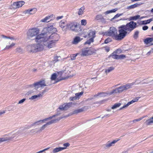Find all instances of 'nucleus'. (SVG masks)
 <instances>
[{"label": "nucleus", "instance_id": "obj_1", "mask_svg": "<svg viewBox=\"0 0 153 153\" xmlns=\"http://www.w3.org/2000/svg\"><path fill=\"white\" fill-rule=\"evenodd\" d=\"M138 26L137 23L133 21H131L128 23L126 25H122L118 27L119 35L118 38L123 39L128 33V31L131 32Z\"/></svg>", "mask_w": 153, "mask_h": 153}, {"label": "nucleus", "instance_id": "obj_2", "mask_svg": "<svg viewBox=\"0 0 153 153\" xmlns=\"http://www.w3.org/2000/svg\"><path fill=\"white\" fill-rule=\"evenodd\" d=\"M39 32V29L36 28H32L29 30L27 32L28 38L31 40L34 39L36 42L40 43L42 40L45 35L44 33L38 34Z\"/></svg>", "mask_w": 153, "mask_h": 153}, {"label": "nucleus", "instance_id": "obj_3", "mask_svg": "<svg viewBox=\"0 0 153 153\" xmlns=\"http://www.w3.org/2000/svg\"><path fill=\"white\" fill-rule=\"evenodd\" d=\"M37 44L29 45L27 47V51L30 52H35L40 51L44 49V45L39 42Z\"/></svg>", "mask_w": 153, "mask_h": 153}, {"label": "nucleus", "instance_id": "obj_4", "mask_svg": "<svg viewBox=\"0 0 153 153\" xmlns=\"http://www.w3.org/2000/svg\"><path fill=\"white\" fill-rule=\"evenodd\" d=\"M67 29H68L75 32L81 31L82 30L80 28V25L76 22H71L66 25Z\"/></svg>", "mask_w": 153, "mask_h": 153}, {"label": "nucleus", "instance_id": "obj_5", "mask_svg": "<svg viewBox=\"0 0 153 153\" xmlns=\"http://www.w3.org/2000/svg\"><path fill=\"white\" fill-rule=\"evenodd\" d=\"M117 30L116 28L114 27H111L110 28L108 31L103 33L104 35L108 36H112L114 37V39L116 40H121L123 39H120L118 38V36L117 34Z\"/></svg>", "mask_w": 153, "mask_h": 153}, {"label": "nucleus", "instance_id": "obj_6", "mask_svg": "<svg viewBox=\"0 0 153 153\" xmlns=\"http://www.w3.org/2000/svg\"><path fill=\"white\" fill-rule=\"evenodd\" d=\"M43 38L40 43L44 45V46L47 47L49 48H51L54 46L55 43L54 41L50 40H49V38L45 35Z\"/></svg>", "mask_w": 153, "mask_h": 153}, {"label": "nucleus", "instance_id": "obj_7", "mask_svg": "<svg viewBox=\"0 0 153 153\" xmlns=\"http://www.w3.org/2000/svg\"><path fill=\"white\" fill-rule=\"evenodd\" d=\"M71 113H70V114H69V115L68 116H62L61 117H59V118H58L57 119H55L54 120H51V121L48 122L46 124H45L43 125L40 128V129L39 130L37 131V132H41L42 130H43L45 128H46L47 126L49 125H51L52 124L56 122V121H58L60 120L61 119H62L64 118H66L68 117L69 116L71 115Z\"/></svg>", "mask_w": 153, "mask_h": 153}, {"label": "nucleus", "instance_id": "obj_8", "mask_svg": "<svg viewBox=\"0 0 153 153\" xmlns=\"http://www.w3.org/2000/svg\"><path fill=\"white\" fill-rule=\"evenodd\" d=\"M46 85L45 80H41L33 84L28 85L27 87H34L37 90L39 88H43Z\"/></svg>", "mask_w": 153, "mask_h": 153}, {"label": "nucleus", "instance_id": "obj_9", "mask_svg": "<svg viewBox=\"0 0 153 153\" xmlns=\"http://www.w3.org/2000/svg\"><path fill=\"white\" fill-rule=\"evenodd\" d=\"M44 30L47 31V32L46 33H44L45 34V36H46V34H47L48 33L52 34L54 32L57 31L55 27H54L52 25L50 26L48 25L47 27L45 28Z\"/></svg>", "mask_w": 153, "mask_h": 153}, {"label": "nucleus", "instance_id": "obj_10", "mask_svg": "<svg viewBox=\"0 0 153 153\" xmlns=\"http://www.w3.org/2000/svg\"><path fill=\"white\" fill-rule=\"evenodd\" d=\"M55 32H54L51 34V35L48 37L49 38V39H52V40L54 41V42H56L59 40V35Z\"/></svg>", "mask_w": 153, "mask_h": 153}, {"label": "nucleus", "instance_id": "obj_11", "mask_svg": "<svg viewBox=\"0 0 153 153\" xmlns=\"http://www.w3.org/2000/svg\"><path fill=\"white\" fill-rule=\"evenodd\" d=\"M96 31L95 30L93 31L91 30H89L88 34V38H94L96 37Z\"/></svg>", "mask_w": 153, "mask_h": 153}, {"label": "nucleus", "instance_id": "obj_12", "mask_svg": "<svg viewBox=\"0 0 153 153\" xmlns=\"http://www.w3.org/2000/svg\"><path fill=\"white\" fill-rule=\"evenodd\" d=\"M88 48H87V56L91 55L94 53H96V50L94 48H90L89 49H87Z\"/></svg>", "mask_w": 153, "mask_h": 153}, {"label": "nucleus", "instance_id": "obj_13", "mask_svg": "<svg viewBox=\"0 0 153 153\" xmlns=\"http://www.w3.org/2000/svg\"><path fill=\"white\" fill-rule=\"evenodd\" d=\"M59 25L63 31H66L67 30L66 25L65 24V22L61 21L59 23Z\"/></svg>", "mask_w": 153, "mask_h": 153}, {"label": "nucleus", "instance_id": "obj_14", "mask_svg": "<svg viewBox=\"0 0 153 153\" xmlns=\"http://www.w3.org/2000/svg\"><path fill=\"white\" fill-rule=\"evenodd\" d=\"M37 11V9L36 8H34L28 9L25 11V13H29L30 14H33L35 13Z\"/></svg>", "mask_w": 153, "mask_h": 153}, {"label": "nucleus", "instance_id": "obj_15", "mask_svg": "<svg viewBox=\"0 0 153 153\" xmlns=\"http://www.w3.org/2000/svg\"><path fill=\"white\" fill-rule=\"evenodd\" d=\"M77 103L73 102H70L67 103L65 105H64L65 108V110H66L68 108L71 107L72 105H75Z\"/></svg>", "mask_w": 153, "mask_h": 153}, {"label": "nucleus", "instance_id": "obj_16", "mask_svg": "<svg viewBox=\"0 0 153 153\" xmlns=\"http://www.w3.org/2000/svg\"><path fill=\"white\" fill-rule=\"evenodd\" d=\"M142 4H138V3H136L133 4L128 6L127 8L128 9H133L140 6Z\"/></svg>", "mask_w": 153, "mask_h": 153}, {"label": "nucleus", "instance_id": "obj_17", "mask_svg": "<svg viewBox=\"0 0 153 153\" xmlns=\"http://www.w3.org/2000/svg\"><path fill=\"white\" fill-rule=\"evenodd\" d=\"M80 41V38L79 36H76L74 38L72 43L73 44H76Z\"/></svg>", "mask_w": 153, "mask_h": 153}, {"label": "nucleus", "instance_id": "obj_18", "mask_svg": "<svg viewBox=\"0 0 153 153\" xmlns=\"http://www.w3.org/2000/svg\"><path fill=\"white\" fill-rule=\"evenodd\" d=\"M66 149V148L59 147L56 148L53 150V153H56Z\"/></svg>", "mask_w": 153, "mask_h": 153}, {"label": "nucleus", "instance_id": "obj_19", "mask_svg": "<svg viewBox=\"0 0 153 153\" xmlns=\"http://www.w3.org/2000/svg\"><path fill=\"white\" fill-rule=\"evenodd\" d=\"M134 84V83H128L125 85H123L124 88L125 90H126L128 89L131 88V86Z\"/></svg>", "mask_w": 153, "mask_h": 153}, {"label": "nucleus", "instance_id": "obj_20", "mask_svg": "<svg viewBox=\"0 0 153 153\" xmlns=\"http://www.w3.org/2000/svg\"><path fill=\"white\" fill-rule=\"evenodd\" d=\"M51 17V16H48L46 17L45 18L42 19L41 20V21L42 22H49L51 20H50V18Z\"/></svg>", "mask_w": 153, "mask_h": 153}, {"label": "nucleus", "instance_id": "obj_21", "mask_svg": "<svg viewBox=\"0 0 153 153\" xmlns=\"http://www.w3.org/2000/svg\"><path fill=\"white\" fill-rule=\"evenodd\" d=\"M42 97V95L41 94H39L37 95H34L32 96L31 97H30L29 99L30 100H33L34 99H37L39 97Z\"/></svg>", "mask_w": 153, "mask_h": 153}, {"label": "nucleus", "instance_id": "obj_22", "mask_svg": "<svg viewBox=\"0 0 153 153\" xmlns=\"http://www.w3.org/2000/svg\"><path fill=\"white\" fill-rule=\"evenodd\" d=\"M84 111L83 108L79 109L74 110L72 112V114H77L78 113L82 112Z\"/></svg>", "mask_w": 153, "mask_h": 153}, {"label": "nucleus", "instance_id": "obj_23", "mask_svg": "<svg viewBox=\"0 0 153 153\" xmlns=\"http://www.w3.org/2000/svg\"><path fill=\"white\" fill-rule=\"evenodd\" d=\"M144 43L146 44H148L150 43V42H152V38L151 37H148L145 39L144 40Z\"/></svg>", "mask_w": 153, "mask_h": 153}, {"label": "nucleus", "instance_id": "obj_24", "mask_svg": "<svg viewBox=\"0 0 153 153\" xmlns=\"http://www.w3.org/2000/svg\"><path fill=\"white\" fill-rule=\"evenodd\" d=\"M81 53H79L80 56L82 57L86 56V48H83Z\"/></svg>", "mask_w": 153, "mask_h": 153}, {"label": "nucleus", "instance_id": "obj_25", "mask_svg": "<svg viewBox=\"0 0 153 153\" xmlns=\"http://www.w3.org/2000/svg\"><path fill=\"white\" fill-rule=\"evenodd\" d=\"M140 16L139 15H137L135 16H132L131 17L129 18V20H136L137 19H139L140 18Z\"/></svg>", "mask_w": 153, "mask_h": 153}, {"label": "nucleus", "instance_id": "obj_26", "mask_svg": "<svg viewBox=\"0 0 153 153\" xmlns=\"http://www.w3.org/2000/svg\"><path fill=\"white\" fill-rule=\"evenodd\" d=\"M145 123L147 125H150L152 123H153V120L151 117L149 119L147 120Z\"/></svg>", "mask_w": 153, "mask_h": 153}, {"label": "nucleus", "instance_id": "obj_27", "mask_svg": "<svg viewBox=\"0 0 153 153\" xmlns=\"http://www.w3.org/2000/svg\"><path fill=\"white\" fill-rule=\"evenodd\" d=\"M106 94H107L105 93V92H100L95 94L94 95V96L97 97L100 96V97H101L105 96H106Z\"/></svg>", "mask_w": 153, "mask_h": 153}, {"label": "nucleus", "instance_id": "obj_28", "mask_svg": "<svg viewBox=\"0 0 153 153\" xmlns=\"http://www.w3.org/2000/svg\"><path fill=\"white\" fill-rule=\"evenodd\" d=\"M117 10V8H115L111 10H107L105 12V13L106 14H107L115 12Z\"/></svg>", "mask_w": 153, "mask_h": 153}, {"label": "nucleus", "instance_id": "obj_29", "mask_svg": "<svg viewBox=\"0 0 153 153\" xmlns=\"http://www.w3.org/2000/svg\"><path fill=\"white\" fill-rule=\"evenodd\" d=\"M121 105L120 103H116L114 104L111 108L112 109H114L120 107Z\"/></svg>", "mask_w": 153, "mask_h": 153}, {"label": "nucleus", "instance_id": "obj_30", "mask_svg": "<svg viewBox=\"0 0 153 153\" xmlns=\"http://www.w3.org/2000/svg\"><path fill=\"white\" fill-rule=\"evenodd\" d=\"M119 93V92L118 90V88H116L115 89L113 90L112 91H111L110 93L109 94L111 95L113 94H116Z\"/></svg>", "mask_w": 153, "mask_h": 153}, {"label": "nucleus", "instance_id": "obj_31", "mask_svg": "<svg viewBox=\"0 0 153 153\" xmlns=\"http://www.w3.org/2000/svg\"><path fill=\"white\" fill-rule=\"evenodd\" d=\"M17 4L18 8L21 7L25 4V2L24 1H19L16 2Z\"/></svg>", "mask_w": 153, "mask_h": 153}, {"label": "nucleus", "instance_id": "obj_32", "mask_svg": "<svg viewBox=\"0 0 153 153\" xmlns=\"http://www.w3.org/2000/svg\"><path fill=\"white\" fill-rule=\"evenodd\" d=\"M90 39L87 40V44L90 45L91 43L94 42V39L93 38H90Z\"/></svg>", "mask_w": 153, "mask_h": 153}, {"label": "nucleus", "instance_id": "obj_33", "mask_svg": "<svg viewBox=\"0 0 153 153\" xmlns=\"http://www.w3.org/2000/svg\"><path fill=\"white\" fill-rule=\"evenodd\" d=\"M11 7L12 8L14 9H16L18 8V7L17 6V4L16 2H13V4H12L11 6Z\"/></svg>", "mask_w": 153, "mask_h": 153}, {"label": "nucleus", "instance_id": "obj_34", "mask_svg": "<svg viewBox=\"0 0 153 153\" xmlns=\"http://www.w3.org/2000/svg\"><path fill=\"white\" fill-rule=\"evenodd\" d=\"M114 68L113 67H109L108 68L106 69L105 71L106 73H109L111 71L114 70Z\"/></svg>", "mask_w": 153, "mask_h": 153}, {"label": "nucleus", "instance_id": "obj_35", "mask_svg": "<svg viewBox=\"0 0 153 153\" xmlns=\"http://www.w3.org/2000/svg\"><path fill=\"white\" fill-rule=\"evenodd\" d=\"M79 54V53H78L76 54H73L71 55L70 57H71V59L72 60H74L76 59V57Z\"/></svg>", "mask_w": 153, "mask_h": 153}, {"label": "nucleus", "instance_id": "obj_36", "mask_svg": "<svg viewBox=\"0 0 153 153\" xmlns=\"http://www.w3.org/2000/svg\"><path fill=\"white\" fill-rule=\"evenodd\" d=\"M139 31H135L133 35V37L135 39H137L138 37Z\"/></svg>", "mask_w": 153, "mask_h": 153}, {"label": "nucleus", "instance_id": "obj_37", "mask_svg": "<svg viewBox=\"0 0 153 153\" xmlns=\"http://www.w3.org/2000/svg\"><path fill=\"white\" fill-rule=\"evenodd\" d=\"M118 88L119 92V93H121L123 91L125 90V89L124 88V87L123 85L121 86L120 87H119Z\"/></svg>", "mask_w": 153, "mask_h": 153}, {"label": "nucleus", "instance_id": "obj_38", "mask_svg": "<svg viewBox=\"0 0 153 153\" xmlns=\"http://www.w3.org/2000/svg\"><path fill=\"white\" fill-rule=\"evenodd\" d=\"M15 45V44L14 43H12L10 45H7L6 46V47L5 48H4V50H6V49H9L11 48L12 47H13V46H14Z\"/></svg>", "mask_w": 153, "mask_h": 153}, {"label": "nucleus", "instance_id": "obj_39", "mask_svg": "<svg viewBox=\"0 0 153 153\" xmlns=\"http://www.w3.org/2000/svg\"><path fill=\"white\" fill-rule=\"evenodd\" d=\"M123 15V13H120V14H117L113 18L111 19V21H112L114 19H116L117 18L119 17L120 16H122Z\"/></svg>", "mask_w": 153, "mask_h": 153}, {"label": "nucleus", "instance_id": "obj_40", "mask_svg": "<svg viewBox=\"0 0 153 153\" xmlns=\"http://www.w3.org/2000/svg\"><path fill=\"white\" fill-rule=\"evenodd\" d=\"M56 74L55 73H54L52 75L51 79L52 80H55L56 79Z\"/></svg>", "mask_w": 153, "mask_h": 153}, {"label": "nucleus", "instance_id": "obj_41", "mask_svg": "<svg viewBox=\"0 0 153 153\" xmlns=\"http://www.w3.org/2000/svg\"><path fill=\"white\" fill-rule=\"evenodd\" d=\"M56 115H53L52 116H50V117H48V118H46L45 119H44V120L45 121H47V120H50V119H52L54 117H56Z\"/></svg>", "mask_w": 153, "mask_h": 153}, {"label": "nucleus", "instance_id": "obj_42", "mask_svg": "<svg viewBox=\"0 0 153 153\" xmlns=\"http://www.w3.org/2000/svg\"><path fill=\"white\" fill-rule=\"evenodd\" d=\"M84 9V7H81L79 10L78 14L79 15H80L82 14L83 13V10Z\"/></svg>", "mask_w": 153, "mask_h": 153}, {"label": "nucleus", "instance_id": "obj_43", "mask_svg": "<svg viewBox=\"0 0 153 153\" xmlns=\"http://www.w3.org/2000/svg\"><path fill=\"white\" fill-rule=\"evenodd\" d=\"M65 110L64 106V105H63L61 106H60L58 108V111H63V110Z\"/></svg>", "mask_w": 153, "mask_h": 153}, {"label": "nucleus", "instance_id": "obj_44", "mask_svg": "<svg viewBox=\"0 0 153 153\" xmlns=\"http://www.w3.org/2000/svg\"><path fill=\"white\" fill-rule=\"evenodd\" d=\"M45 122V121L44 120V119L42 120H40L38 121H36L35 123L36 125H39L41 124V123H43Z\"/></svg>", "mask_w": 153, "mask_h": 153}, {"label": "nucleus", "instance_id": "obj_45", "mask_svg": "<svg viewBox=\"0 0 153 153\" xmlns=\"http://www.w3.org/2000/svg\"><path fill=\"white\" fill-rule=\"evenodd\" d=\"M112 57L113 58L116 59H120L119 55H117V54H113L112 55Z\"/></svg>", "mask_w": 153, "mask_h": 153}, {"label": "nucleus", "instance_id": "obj_46", "mask_svg": "<svg viewBox=\"0 0 153 153\" xmlns=\"http://www.w3.org/2000/svg\"><path fill=\"white\" fill-rule=\"evenodd\" d=\"M112 41V39L109 38H108L106 39L104 41V43L105 44H107L109 42H110Z\"/></svg>", "mask_w": 153, "mask_h": 153}, {"label": "nucleus", "instance_id": "obj_47", "mask_svg": "<svg viewBox=\"0 0 153 153\" xmlns=\"http://www.w3.org/2000/svg\"><path fill=\"white\" fill-rule=\"evenodd\" d=\"M137 23H138L140 25H144L147 24L146 20L140 21V22L139 23L138 22Z\"/></svg>", "mask_w": 153, "mask_h": 153}, {"label": "nucleus", "instance_id": "obj_48", "mask_svg": "<svg viewBox=\"0 0 153 153\" xmlns=\"http://www.w3.org/2000/svg\"><path fill=\"white\" fill-rule=\"evenodd\" d=\"M113 145L111 144V143L110 142H108V143L105 144V146L107 148H108L109 147Z\"/></svg>", "mask_w": 153, "mask_h": 153}, {"label": "nucleus", "instance_id": "obj_49", "mask_svg": "<svg viewBox=\"0 0 153 153\" xmlns=\"http://www.w3.org/2000/svg\"><path fill=\"white\" fill-rule=\"evenodd\" d=\"M140 98V97H136L135 98L133 99L132 100H131V101L132 102V103L137 102L138 101L139 99Z\"/></svg>", "mask_w": 153, "mask_h": 153}, {"label": "nucleus", "instance_id": "obj_50", "mask_svg": "<svg viewBox=\"0 0 153 153\" xmlns=\"http://www.w3.org/2000/svg\"><path fill=\"white\" fill-rule=\"evenodd\" d=\"M77 99L76 98V97L74 96V97H70L69 98V100L70 101H73L74 100H76Z\"/></svg>", "mask_w": 153, "mask_h": 153}, {"label": "nucleus", "instance_id": "obj_51", "mask_svg": "<svg viewBox=\"0 0 153 153\" xmlns=\"http://www.w3.org/2000/svg\"><path fill=\"white\" fill-rule=\"evenodd\" d=\"M143 118V117H140V118H139L138 119H134V120H133L132 122L133 123H136V122H138V121H140Z\"/></svg>", "mask_w": 153, "mask_h": 153}, {"label": "nucleus", "instance_id": "obj_52", "mask_svg": "<svg viewBox=\"0 0 153 153\" xmlns=\"http://www.w3.org/2000/svg\"><path fill=\"white\" fill-rule=\"evenodd\" d=\"M126 56L124 54H121L119 55L120 59H123L126 58Z\"/></svg>", "mask_w": 153, "mask_h": 153}, {"label": "nucleus", "instance_id": "obj_53", "mask_svg": "<svg viewBox=\"0 0 153 153\" xmlns=\"http://www.w3.org/2000/svg\"><path fill=\"white\" fill-rule=\"evenodd\" d=\"M16 52L19 53H22V50L20 48H18L16 49Z\"/></svg>", "mask_w": 153, "mask_h": 153}, {"label": "nucleus", "instance_id": "obj_54", "mask_svg": "<svg viewBox=\"0 0 153 153\" xmlns=\"http://www.w3.org/2000/svg\"><path fill=\"white\" fill-rule=\"evenodd\" d=\"M86 20L85 19H82L81 21V24L82 25H86Z\"/></svg>", "mask_w": 153, "mask_h": 153}, {"label": "nucleus", "instance_id": "obj_55", "mask_svg": "<svg viewBox=\"0 0 153 153\" xmlns=\"http://www.w3.org/2000/svg\"><path fill=\"white\" fill-rule=\"evenodd\" d=\"M120 140V139H116V140H114L111 142L112 144V145L115 143H116L118 141H119Z\"/></svg>", "mask_w": 153, "mask_h": 153}, {"label": "nucleus", "instance_id": "obj_56", "mask_svg": "<svg viewBox=\"0 0 153 153\" xmlns=\"http://www.w3.org/2000/svg\"><path fill=\"white\" fill-rule=\"evenodd\" d=\"M102 18L103 17L101 15H97L96 16V18L97 20L101 19H102Z\"/></svg>", "mask_w": 153, "mask_h": 153}, {"label": "nucleus", "instance_id": "obj_57", "mask_svg": "<svg viewBox=\"0 0 153 153\" xmlns=\"http://www.w3.org/2000/svg\"><path fill=\"white\" fill-rule=\"evenodd\" d=\"M65 79V78L60 77L59 78L57 79V81L56 82H57L59 81H60L62 80H64Z\"/></svg>", "mask_w": 153, "mask_h": 153}, {"label": "nucleus", "instance_id": "obj_58", "mask_svg": "<svg viewBox=\"0 0 153 153\" xmlns=\"http://www.w3.org/2000/svg\"><path fill=\"white\" fill-rule=\"evenodd\" d=\"M148 27L146 25H144L142 27V29L143 30H146L148 29Z\"/></svg>", "mask_w": 153, "mask_h": 153}, {"label": "nucleus", "instance_id": "obj_59", "mask_svg": "<svg viewBox=\"0 0 153 153\" xmlns=\"http://www.w3.org/2000/svg\"><path fill=\"white\" fill-rule=\"evenodd\" d=\"M70 144L68 143H64L63 144V146H65L64 148H66V149L67 147H68L69 146Z\"/></svg>", "mask_w": 153, "mask_h": 153}, {"label": "nucleus", "instance_id": "obj_60", "mask_svg": "<svg viewBox=\"0 0 153 153\" xmlns=\"http://www.w3.org/2000/svg\"><path fill=\"white\" fill-rule=\"evenodd\" d=\"M26 100L25 98H24L20 100L18 103V104H21L23 103Z\"/></svg>", "mask_w": 153, "mask_h": 153}, {"label": "nucleus", "instance_id": "obj_61", "mask_svg": "<svg viewBox=\"0 0 153 153\" xmlns=\"http://www.w3.org/2000/svg\"><path fill=\"white\" fill-rule=\"evenodd\" d=\"M7 140L4 138H0V143L6 141Z\"/></svg>", "mask_w": 153, "mask_h": 153}, {"label": "nucleus", "instance_id": "obj_62", "mask_svg": "<svg viewBox=\"0 0 153 153\" xmlns=\"http://www.w3.org/2000/svg\"><path fill=\"white\" fill-rule=\"evenodd\" d=\"M61 111H58V108L57 109V113L55 114L56 115V116L59 115H60L62 113L61 112Z\"/></svg>", "mask_w": 153, "mask_h": 153}, {"label": "nucleus", "instance_id": "obj_63", "mask_svg": "<svg viewBox=\"0 0 153 153\" xmlns=\"http://www.w3.org/2000/svg\"><path fill=\"white\" fill-rule=\"evenodd\" d=\"M63 71H60L58 73V76H59L60 77L61 76L63 73Z\"/></svg>", "mask_w": 153, "mask_h": 153}, {"label": "nucleus", "instance_id": "obj_64", "mask_svg": "<svg viewBox=\"0 0 153 153\" xmlns=\"http://www.w3.org/2000/svg\"><path fill=\"white\" fill-rule=\"evenodd\" d=\"M80 94H79V93H76L75 94V97H76V98L77 99H79V96H80Z\"/></svg>", "mask_w": 153, "mask_h": 153}]
</instances>
